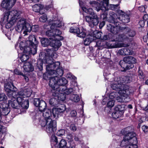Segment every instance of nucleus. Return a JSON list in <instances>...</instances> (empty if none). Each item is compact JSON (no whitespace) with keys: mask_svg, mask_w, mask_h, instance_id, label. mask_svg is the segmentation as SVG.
<instances>
[{"mask_svg":"<svg viewBox=\"0 0 148 148\" xmlns=\"http://www.w3.org/2000/svg\"><path fill=\"white\" fill-rule=\"evenodd\" d=\"M123 106V105H118L115 107L114 111L112 114V116L113 118L117 119L122 116V111L124 109Z\"/></svg>","mask_w":148,"mask_h":148,"instance_id":"nucleus-13","label":"nucleus"},{"mask_svg":"<svg viewBox=\"0 0 148 148\" xmlns=\"http://www.w3.org/2000/svg\"><path fill=\"white\" fill-rule=\"evenodd\" d=\"M27 24H28L25 19L21 18L18 22L15 27L16 30L18 32L23 31V33L26 35L27 34Z\"/></svg>","mask_w":148,"mask_h":148,"instance_id":"nucleus-10","label":"nucleus"},{"mask_svg":"<svg viewBox=\"0 0 148 148\" xmlns=\"http://www.w3.org/2000/svg\"><path fill=\"white\" fill-rule=\"evenodd\" d=\"M51 119H48L47 120L45 119H44L43 120H40V123L41 126L43 127H45H45H46V125H47L48 124V121H49V120Z\"/></svg>","mask_w":148,"mask_h":148,"instance_id":"nucleus-47","label":"nucleus"},{"mask_svg":"<svg viewBox=\"0 0 148 148\" xmlns=\"http://www.w3.org/2000/svg\"><path fill=\"white\" fill-rule=\"evenodd\" d=\"M71 100L75 102H77L80 100V98L77 95L75 94H72L71 95L70 98Z\"/></svg>","mask_w":148,"mask_h":148,"instance_id":"nucleus-40","label":"nucleus"},{"mask_svg":"<svg viewBox=\"0 0 148 148\" xmlns=\"http://www.w3.org/2000/svg\"><path fill=\"white\" fill-rule=\"evenodd\" d=\"M142 129L143 131L145 132H147L148 131V127L145 125L143 126L142 127Z\"/></svg>","mask_w":148,"mask_h":148,"instance_id":"nucleus-64","label":"nucleus"},{"mask_svg":"<svg viewBox=\"0 0 148 148\" xmlns=\"http://www.w3.org/2000/svg\"><path fill=\"white\" fill-rule=\"evenodd\" d=\"M41 42L43 46L46 47L49 45L51 42L47 38H43L41 40Z\"/></svg>","mask_w":148,"mask_h":148,"instance_id":"nucleus-41","label":"nucleus"},{"mask_svg":"<svg viewBox=\"0 0 148 148\" xmlns=\"http://www.w3.org/2000/svg\"><path fill=\"white\" fill-rule=\"evenodd\" d=\"M60 91L58 95V99L59 102L60 101H63L65 100L66 98V95L65 94H64L61 92Z\"/></svg>","mask_w":148,"mask_h":148,"instance_id":"nucleus-42","label":"nucleus"},{"mask_svg":"<svg viewBox=\"0 0 148 148\" xmlns=\"http://www.w3.org/2000/svg\"><path fill=\"white\" fill-rule=\"evenodd\" d=\"M68 83V82H67ZM67 83H66V84ZM66 84H65L64 86H65L66 87V89H65V90H62L60 91H64V93L65 94H70L71 92L73 93H75V90H74L73 88H69L68 89H66V86H65V85Z\"/></svg>","mask_w":148,"mask_h":148,"instance_id":"nucleus-43","label":"nucleus"},{"mask_svg":"<svg viewBox=\"0 0 148 148\" xmlns=\"http://www.w3.org/2000/svg\"><path fill=\"white\" fill-rule=\"evenodd\" d=\"M52 138L53 140H54V141L56 143V144L58 142V141L60 140V139L58 138L55 136L53 135L52 136Z\"/></svg>","mask_w":148,"mask_h":148,"instance_id":"nucleus-60","label":"nucleus"},{"mask_svg":"<svg viewBox=\"0 0 148 148\" xmlns=\"http://www.w3.org/2000/svg\"><path fill=\"white\" fill-rule=\"evenodd\" d=\"M15 96H12L11 98V100L8 101L9 105H10L13 108L18 109L19 105H21V107L25 108H27L29 106V102L28 100H25L24 102H22L20 103H19L14 97Z\"/></svg>","mask_w":148,"mask_h":148,"instance_id":"nucleus-9","label":"nucleus"},{"mask_svg":"<svg viewBox=\"0 0 148 148\" xmlns=\"http://www.w3.org/2000/svg\"><path fill=\"white\" fill-rule=\"evenodd\" d=\"M66 106L64 105H61L59 108H54L52 110V114L54 118H57L58 115L61 113L64 112L66 110Z\"/></svg>","mask_w":148,"mask_h":148,"instance_id":"nucleus-16","label":"nucleus"},{"mask_svg":"<svg viewBox=\"0 0 148 148\" xmlns=\"http://www.w3.org/2000/svg\"><path fill=\"white\" fill-rule=\"evenodd\" d=\"M69 146H67V148H74L75 146V144L74 142L71 140L69 142Z\"/></svg>","mask_w":148,"mask_h":148,"instance_id":"nucleus-52","label":"nucleus"},{"mask_svg":"<svg viewBox=\"0 0 148 148\" xmlns=\"http://www.w3.org/2000/svg\"><path fill=\"white\" fill-rule=\"evenodd\" d=\"M25 96L27 97H29L31 95L32 90L30 89L24 90Z\"/></svg>","mask_w":148,"mask_h":148,"instance_id":"nucleus-46","label":"nucleus"},{"mask_svg":"<svg viewBox=\"0 0 148 148\" xmlns=\"http://www.w3.org/2000/svg\"><path fill=\"white\" fill-rule=\"evenodd\" d=\"M116 38L114 40V41L119 42H122L128 39V37L126 35L123 34H120L116 36Z\"/></svg>","mask_w":148,"mask_h":148,"instance_id":"nucleus-27","label":"nucleus"},{"mask_svg":"<svg viewBox=\"0 0 148 148\" xmlns=\"http://www.w3.org/2000/svg\"><path fill=\"white\" fill-rule=\"evenodd\" d=\"M65 132V130H59L57 133L59 136H61L63 135Z\"/></svg>","mask_w":148,"mask_h":148,"instance_id":"nucleus-58","label":"nucleus"},{"mask_svg":"<svg viewBox=\"0 0 148 148\" xmlns=\"http://www.w3.org/2000/svg\"><path fill=\"white\" fill-rule=\"evenodd\" d=\"M86 34L84 32L82 31L81 32H80L77 34V36L79 37L84 38L85 37Z\"/></svg>","mask_w":148,"mask_h":148,"instance_id":"nucleus-55","label":"nucleus"},{"mask_svg":"<svg viewBox=\"0 0 148 148\" xmlns=\"http://www.w3.org/2000/svg\"><path fill=\"white\" fill-rule=\"evenodd\" d=\"M70 128L71 130L73 131H76L77 129L75 125L73 124H72L70 125Z\"/></svg>","mask_w":148,"mask_h":148,"instance_id":"nucleus-63","label":"nucleus"},{"mask_svg":"<svg viewBox=\"0 0 148 148\" xmlns=\"http://www.w3.org/2000/svg\"><path fill=\"white\" fill-rule=\"evenodd\" d=\"M110 16L108 19V21L109 23L114 24L115 27L113 25L109 24L107 25V29L111 33L116 35L117 34L120 28L119 26V23L115 21L114 20V16H115L114 13L112 12L110 13Z\"/></svg>","mask_w":148,"mask_h":148,"instance_id":"nucleus-6","label":"nucleus"},{"mask_svg":"<svg viewBox=\"0 0 148 148\" xmlns=\"http://www.w3.org/2000/svg\"><path fill=\"white\" fill-rule=\"evenodd\" d=\"M53 32L55 36V39L60 40H63V37L60 36L61 34V31L55 27H53Z\"/></svg>","mask_w":148,"mask_h":148,"instance_id":"nucleus-28","label":"nucleus"},{"mask_svg":"<svg viewBox=\"0 0 148 148\" xmlns=\"http://www.w3.org/2000/svg\"><path fill=\"white\" fill-rule=\"evenodd\" d=\"M49 72V73L51 75H54V76H56V71L54 70L53 69L49 67V70H47Z\"/></svg>","mask_w":148,"mask_h":148,"instance_id":"nucleus-50","label":"nucleus"},{"mask_svg":"<svg viewBox=\"0 0 148 148\" xmlns=\"http://www.w3.org/2000/svg\"><path fill=\"white\" fill-rule=\"evenodd\" d=\"M40 21L42 22H45L47 20V16L45 14H44L41 16L39 18Z\"/></svg>","mask_w":148,"mask_h":148,"instance_id":"nucleus-53","label":"nucleus"},{"mask_svg":"<svg viewBox=\"0 0 148 148\" xmlns=\"http://www.w3.org/2000/svg\"><path fill=\"white\" fill-rule=\"evenodd\" d=\"M95 40L93 36L89 35L86 36V38L84 40V43L85 45H88L93 40Z\"/></svg>","mask_w":148,"mask_h":148,"instance_id":"nucleus-34","label":"nucleus"},{"mask_svg":"<svg viewBox=\"0 0 148 148\" xmlns=\"http://www.w3.org/2000/svg\"><path fill=\"white\" fill-rule=\"evenodd\" d=\"M102 33L101 32H94V36H93L94 38H95L97 39H101V35ZM95 39V38H94Z\"/></svg>","mask_w":148,"mask_h":148,"instance_id":"nucleus-45","label":"nucleus"},{"mask_svg":"<svg viewBox=\"0 0 148 148\" xmlns=\"http://www.w3.org/2000/svg\"><path fill=\"white\" fill-rule=\"evenodd\" d=\"M48 120V124L46 125V131L49 134H53L56 130V123L52 119Z\"/></svg>","mask_w":148,"mask_h":148,"instance_id":"nucleus-12","label":"nucleus"},{"mask_svg":"<svg viewBox=\"0 0 148 148\" xmlns=\"http://www.w3.org/2000/svg\"><path fill=\"white\" fill-rule=\"evenodd\" d=\"M62 25L61 22L58 20H52V23L50 26L51 28L52 29L53 27H60Z\"/></svg>","mask_w":148,"mask_h":148,"instance_id":"nucleus-36","label":"nucleus"},{"mask_svg":"<svg viewBox=\"0 0 148 148\" xmlns=\"http://www.w3.org/2000/svg\"><path fill=\"white\" fill-rule=\"evenodd\" d=\"M46 50L45 57L44 58L43 62L47 63V65H45L46 70H49V67L54 69H58L60 65L59 62H54L53 58H56L57 57V55L56 53L53 52L52 50L48 49Z\"/></svg>","mask_w":148,"mask_h":148,"instance_id":"nucleus-4","label":"nucleus"},{"mask_svg":"<svg viewBox=\"0 0 148 148\" xmlns=\"http://www.w3.org/2000/svg\"><path fill=\"white\" fill-rule=\"evenodd\" d=\"M32 45L29 46L28 45L24 47L23 52L28 55L33 54L34 55L36 54L37 52V47L36 45Z\"/></svg>","mask_w":148,"mask_h":148,"instance_id":"nucleus-17","label":"nucleus"},{"mask_svg":"<svg viewBox=\"0 0 148 148\" xmlns=\"http://www.w3.org/2000/svg\"><path fill=\"white\" fill-rule=\"evenodd\" d=\"M85 19L89 24H92L94 25H97L99 23V18L97 14H94L91 17L88 16H86Z\"/></svg>","mask_w":148,"mask_h":148,"instance_id":"nucleus-15","label":"nucleus"},{"mask_svg":"<svg viewBox=\"0 0 148 148\" xmlns=\"http://www.w3.org/2000/svg\"><path fill=\"white\" fill-rule=\"evenodd\" d=\"M26 43L27 45H28L29 46L32 45L33 46L35 45L37 47L38 42L36 40L35 36L34 35H32L29 36V40H27L26 41Z\"/></svg>","mask_w":148,"mask_h":148,"instance_id":"nucleus-22","label":"nucleus"},{"mask_svg":"<svg viewBox=\"0 0 148 148\" xmlns=\"http://www.w3.org/2000/svg\"><path fill=\"white\" fill-rule=\"evenodd\" d=\"M34 103L36 106L39 107V110L41 112L46 110V103L44 101L42 100H40L38 98L35 99Z\"/></svg>","mask_w":148,"mask_h":148,"instance_id":"nucleus-14","label":"nucleus"},{"mask_svg":"<svg viewBox=\"0 0 148 148\" xmlns=\"http://www.w3.org/2000/svg\"><path fill=\"white\" fill-rule=\"evenodd\" d=\"M27 32H30L32 30L33 31L36 32L39 30V27L38 25H33L31 26L28 23L27 24Z\"/></svg>","mask_w":148,"mask_h":148,"instance_id":"nucleus-29","label":"nucleus"},{"mask_svg":"<svg viewBox=\"0 0 148 148\" xmlns=\"http://www.w3.org/2000/svg\"><path fill=\"white\" fill-rule=\"evenodd\" d=\"M14 72L16 75H23V73L20 71L19 70L17 69H15L14 70Z\"/></svg>","mask_w":148,"mask_h":148,"instance_id":"nucleus-62","label":"nucleus"},{"mask_svg":"<svg viewBox=\"0 0 148 148\" xmlns=\"http://www.w3.org/2000/svg\"><path fill=\"white\" fill-rule=\"evenodd\" d=\"M7 99V97L4 93L0 94V101H4Z\"/></svg>","mask_w":148,"mask_h":148,"instance_id":"nucleus-54","label":"nucleus"},{"mask_svg":"<svg viewBox=\"0 0 148 148\" xmlns=\"http://www.w3.org/2000/svg\"><path fill=\"white\" fill-rule=\"evenodd\" d=\"M1 5L2 7L6 10H9L12 7L8 1L6 0H4L2 1Z\"/></svg>","mask_w":148,"mask_h":148,"instance_id":"nucleus-35","label":"nucleus"},{"mask_svg":"<svg viewBox=\"0 0 148 148\" xmlns=\"http://www.w3.org/2000/svg\"><path fill=\"white\" fill-rule=\"evenodd\" d=\"M114 105V101L113 100L109 101L107 104V107L105 109L106 110L108 108H111Z\"/></svg>","mask_w":148,"mask_h":148,"instance_id":"nucleus-48","label":"nucleus"},{"mask_svg":"<svg viewBox=\"0 0 148 148\" xmlns=\"http://www.w3.org/2000/svg\"><path fill=\"white\" fill-rule=\"evenodd\" d=\"M67 82V80L64 78L59 79L57 77L51 79L49 84L53 89L51 90L52 95L54 97L51 98L49 101L50 104L53 106L57 105L59 102L58 99V95L60 91L66 89L64 85Z\"/></svg>","mask_w":148,"mask_h":148,"instance_id":"nucleus-1","label":"nucleus"},{"mask_svg":"<svg viewBox=\"0 0 148 148\" xmlns=\"http://www.w3.org/2000/svg\"><path fill=\"white\" fill-rule=\"evenodd\" d=\"M138 77L140 79H143L144 78V76L143 75V73L142 71L140 70L138 71Z\"/></svg>","mask_w":148,"mask_h":148,"instance_id":"nucleus-57","label":"nucleus"},{"mask_svg":"<svg viewBox=\"0 0 148 148\" xmlns=\"http://www.w3.org/2000/svg\"><path fill=\"white\" fill-rule=\"evenodd\" d=\"M123 61L124 63L120 65L123 69L122 71L124 72L133 68L134 67L133 64L136 63L137 62L136 59L132 56L125 57L123 58Z\"/></svg>","mask_w":148,"mask_h":148,"instance_id":"nucleus-7","label":"nucleus"},{"mask_svg":"<svg viewBox=\"0 0 148 148\" xmlns=\"http://www.w3.org/2000/svg\"><path fill=\"white\" fill-rule=\"evenodd\" d=\"M118 19L124 23H128L130 21L129 16L124 12H122V13L120 15Z\"/></svg>","mask_w":148,"mask_h":148,"instance_id":"nucleus-25","label":"nucleus"},{"mask_svg":"<svg viewBox=\"0 0 148 148\" xmlns=\"http://www.w3.org/2000/svg\"><path fill=\"white\" fill-rule=\"evenodd\" d=\"M4 89L9 97L15 96L17 88L12 83L8 82L5 84L4 85Z\"/></svg>","mask_w":148,"mask_h":148,"instance_id":"nucleus-11","label":"nucleus"},{"mask_svg":"<svg viewBox=\"0 0 148 148\" xmlns=\"http://www.w3.org/2000/svg\"><path fill=\"white\" fill-rule=\"evenodd\" d=\"M16 95L17 101L19 103H20L22 102H24L25 100H27L24 99L23 98L25 97L24 90H21L18 92Z\"/></svg>","mask_w":148,"mask_h":148,"instance_id":"nucleus-23","label":"nucleus"},{"mask_svg":"<svg viewBox=\"0 0 148 148\" xmlns=\"http://www.w3.org/2000/svg\"><path fill=\"white\" fill-rule=\"evenodd\" d=\"M82 9L84 12L92 16L94 15V14H96L94 13L92 9V8H89L88 9L85 7H82Z\"/></svg>","mask_w":148,"mask_h":148,"instance_id":"nucleus-39","label":"nucleus"},{"mask_svg":"<svg viewBox=\"0 0 148 148\" xmlns=\"http://www.w3.org/2000/svg\"><path fill=\"white\" fill-rule=\"evenodd\" d=\"M109 0H103L102 5L100 3L95 1H91L89 2L90 4L92 7L95 8L97 12L101 10L103 12L107 10V7L108 5Z\"/></svg>","mask_w":148,"mask_h":148,"instance_id":"nucleus-8","label":"nucleus"},{"mask_svg":"<svg viewBox=\"0 0 148 148\" xmlns=\"http://www.w3.org/2000/svg\"><path fill=\"white\" fill-rule=\"evenodd\" d=\"M33 10L36 12H39L40 14H44L43 6L40 4H35L33 7Z\"/></svg>","mask_w":148,"mask_h":148,"instance_id":"nucleus-26","label":"nucleus"},{"mask_svg":"<svg viewBox=\"0 0 148 148\" xmlns=\"http://www.w3.org/2000/svg\"><path fill=\"white\" fill-rule=\"evenodd\" d=\"M70 32L71 33H76L77 34L80 32V29L77 27H71L70 28Z\"/></svg>","mask_w":148,"mask_h":148,"instance_id":"nucleus-44","label":"nucleus"},{"mask_svg":"<svg viewBox=\"0 0 148 148\" xmlns=\"http://www.w3.org/2000/svg\"><path fill=\"white\" fill-rule=\"evenodd\" d=\"M107 45L109 48H116L121 47H127L129 46L127 44L119 43L116 42L115 43H107Z\"/></svg>","mask_w":148,"mask_h":148,"instance_id":"nucleus-24","label":"nucleus"},{"mask_svg":"<svg viewBox=\"0 0 148 148\" xmlns=\"http://www.w3.org/2000/svg\"><path fill=\"white\" fill-rule=\"evenodd\" d=\"M77 115V112L76 111L74 110L71 111L70 112V115L71 117H74L76 116Z\"/></svg>","mask_w":148,"mask_h":148,"instance_id":"nucleus-56","label":"nucleus"},{"mask_svg":"<svg viewBox=\"0 0 148 148\" xmlns=\"http://www.w3.org/2000/svg\"><path fill=\"white\" fill-rule=\"evenodd\" d=\"M22 12L17 10H14L11 11H8L4 13L3 21L5 23L8 22L7 25H13L16 20L20 17Z\"/></svg>","mask_w":148,"mask_h":148,"instance_id":"nucleus-5","label":"nucleus"},{"mask_svg":"<svg viewBox=\"0 0 148 148\" xmlns=\"http://www.w3.org/2000/svg\"><path fill=\"white\" fill-rule=\"evenodd\" d=\"M52 40V42L51 43V46L52 47V50L53 52L55 53L53 50L56 51L58 50L59 48L61 45V42L60 41V40L56 39H55Z\"/></svg>","mask_w":148,"mask_h":148,"instance_id":"nucleus-20","label":"nucleus"},{"mask_svg":"<svg viewBox=\"0 0 148 148\" xmlns=\"http://www.w3.org/2000/svg\"><path fill=\"white\" fill-rule=\"evenodd\" d=\"M107 10L105 11V12H104L103 14L101 15V18H102L103 19H105L107 18V13L106 12Z\"/></svg>","mask_w":148,"mask_h":148,"instance_id":"nucleus-61","label":"nucleus"},{"mask_svg":"<svg viewBox=\"0 0 148 148\" xmlns=\"http://www.w3.org/2000/svg\"><path fill=\"white\" fill-rule=\"evenodd\" d=\"M42 114L43 116L45 119L47 120L50 119H52L51 118V111L49 109H46L43 111Z\"/></svg>","mask_w":148,"mask_h":148,"instance_id":"nucleus-31","label":"nucleus"},{"mask_svg":"<svg viewBox=\"0 0 148 148\" xmlns=\"http://www.w3.org/2000/svg\"><path fill=\"white\" fill-rule=\"evenodd\" d=\"M125 55H132L133 53V52L131 50L127 48H125Z\"/></svg>","mask_w":148,"mask_h":148,"instance_id":"nucleus-51","label":"nucleus"},{"mask_svg":"<svg viewBox=\"0 0 148 148\" xmlns=\"http://www.w3.org/2000/svg\"><path fill=\"white\" fill-rule=\"evenodd\" d=\"M46 35L47 36L49 37V39L50 40L55 39V36L54 34L53 28L52 29L51 28V30L46 31Z\"/></svg>","mask_w":148,"mask_h":148,"instance_id":"nucleus-33","label":"nucleus"},{"mask_svg":"<svg viewBox=\"0 0 148 148\" xmlns=\"http://www.w3.org/2000/svg\"><path fill=\"white\" fill-rule=\"evenodd\" d=\"M130 127L125 128L124 131L125 136L121 142L120 146L124 147V148H137L136 145L137 143L136 134L129 130Z\"/></svg>","mask_w":148,"mask_h":148,"instance_id":"nucleus-2","label":"nucleus"},{"mask_svg":"<svg viewBox=\"0 0 148 148\" xmlns=\"http://www.w3.org/2000/svg\"><path fill=\"white\" fill-rule=\"evenodd\" d=\"M29 58L28 54H23L21 58V60L23 62H25Z\"/></svg>","mask_w":148,"mask_h":148,"instance_id":"nucleus-49","label":"nucleus"},{"mask_svg":"<svg viewBox=\"0 0 148 148\" xmlns=\"http://www.w3.org/2000/svg\"><path fill=\"white\" fill-rule=\"evenodd\" d=\"M40 60H39L37 62V66L40 71L42 69L43 64H47V63L43 62L45 58V53L42 52L39 55Z\"/></svg>","mask_w":148,"mask_h":148,"instance_id":"nucleus-19","label":"nucleus"},{"mask_svg":"<svg viewBox=\"0 0 148 148\" xmlns=\"http://www.w3.org/2000/svg\"><path fill=\"white\" fill-rule=\"evenodd\" d=\"M125 48H122L118 51V53L121 55H125Z\"/></svg>","mask_w":148,"mask_h":148,"instance_id":"nucleus-59","label":"nucleus"},{"mask_svg":"<svg viewBox=\"0 0 148 148\" xmlns=\"http://www.w3.org/2000/svg\"><path fill=\"white\" fill-rule=\"evenodd\" d=\"M66 142L64 139H62L60 140L58 146H56L55 148H67L66 146Z\"/></svg>","mask_w":148,"mask_h":148,"instance_id":"nucleus-38","label":"nucleus"},{"mask_svg":"<svg viewBox=\"0 0 148 148\" xmlns=\"http://www.w3.org/2000/svg\"><path fill=\"white\" fill-rule=\"evenodd\" d=\"M56 76H54V77H50L49 79V82H50L51 78L55 77H57L59 79H62L63 78H64L66 80V79L64 78H60L59 77H58V75L60 77H61L63 75V71L62 69L60 68H58V69H57V71H56Z\"/></svg>","mask_w":148,"mask_h":148,"instance_id":"nucleus-37","label":"nucleus"},{"mask_svg":"<svg viewBox=\"0 0 148 148\" xmlns=\"http://www.w3.org/2000/svg\"><path fill=\"white\" fill-rule=\"evenodd\" d=\"M136 76L134 75L132 76H123L118 78L116 80V83L112 85L111 88L114 90L118 91L119 93L120 91L122 92L125 91V89L129 90V86L124 84L130 83L133 80V78Z\"/></svg>","mask_w":148,"mask_h":148,"instance_id":"nucleus-3","label":"nucleus"},{"mask_svg":"<svg viewBox=\"0 0 148 148\" xmlns=\"http://www.w3.org/2000/svg\"><path fill=\"white\" fill-rule=\"evenodd\" d=\"M23 68L25 71L27 72L32 71L34 70L33 66L29 62H26L25 63Z\"/></svg>","mask_w":148,"mask_h":148,"instance_id":"nucleus-30","label":"nucleus"},{"mask_svg":"<svg viewBox=\"0 0 148 148\" xmlns=\"http://www.w3.org/2000/svg\"><path fill=\"white\" fill-rule=\"evenodd\" d=\"M2 115H6L10 111V109L9 107V104L3 102L1 104Z\"/></svg>","mask_w":148,"mask_h":148,"instance_id":"nucleus-21","label":"nucleus"},{"mask_svg":"<svg viewBox=\"0 0 148 148\" xmlns=\"http://www.w3.org/2000/svg\"><path fill=\"white\" fill-rule=\"evenodd\" d=\"M129 93V90H127L126 89H125V91L123 92L120 91L119 93L120 96L117 97V101L120 102H124L125 99L128 97Z\"/></svg>","mask_w":148,"mask_h":148,"instance_id":"nucleus-18","label":"nucleus"},{"mask_svg":"<svg viewBox=\"0 0 148 148\" xmlns=\"http://www.w3.org/2000/svg\"><path fill=\"white\" fill-rule=\"evenodd\" d=\"M124 31L129 36L131 37L134 36L136 34L135 31L130 28L126 27L125 28Z\"/></svg>","mask_w":148,"mask_h":148,"instance_id":"nucleus-32","label":"nucleus"}]
</instances>
